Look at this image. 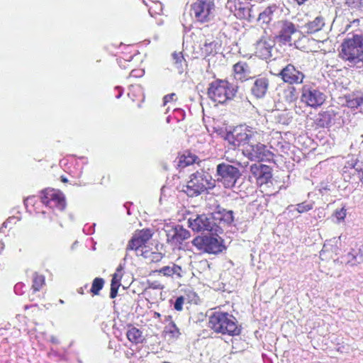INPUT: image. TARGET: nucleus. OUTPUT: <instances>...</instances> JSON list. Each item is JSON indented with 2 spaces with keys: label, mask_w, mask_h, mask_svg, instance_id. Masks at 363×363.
Masks as SVG:
<instances>
[{
  "label": "nucleus",
  "mask_w": 363,
  "mask_h": 363,
  "mask_svg": "<svg viewBox=\"0 0 363 363\" xmlns=\"http://www.w3.org/2000/svg\"><path fill=\"white\" fill-rule=\"evenodd\" d=\"M50 340H51V342H53V343H55V344L59 343V341H58L57 338L54 337V336H52L50 337Z\"/></svg>",
  "instance_id": "47"
},
{
  "label": "nucleus",
  "mask_w": 363,
  "mask_h": 363,
  "mask_svg": "<svg viewBox=\"0 0 363 363\" xmlns=\"http://www.w3.org/2000/svg\"><path fill=\"white\" fill-rule=\"evenodd\" d=\"M346 4L352 8H359L363 6V0H346Z\"/></svg>",
  "instance_id": "42"
},
{
  "label": "nucleus",
  "mask_w": 363,
  "mask_h": 363,
  "mask_svg": "<svg viewBox=\"0 0 363 363\" xmlns=\"http://www.w3.org/2000/svg\"><path fill=\"white\" fill-rule=\"evenodd\" d=\"M172 61L174 69L179 74H182L184 72V67L186 66V60H184L182 53L181 52L172 53Z\"/></svg>",
  "instance_id": "26"
},
{
  "label": "nucleus",
  "mask_w": 363,
  "mask_h": 363,
  "mask_svg": "<svg viewBox=\"0 0 363 363\" xmlns=\"http://www.w3.org/2000/svg\"><path fill=\"white\" fill-rule=\"evenodd\" d=\"M189 226L196 232L208 231L212 234H218L221 228L215 221L213 213L198 215L195 218H190L188 220Z\"/></svg>",
  "instance_id": "7"
},
{
  "label": "nucleus",
  "mask_w": 363,
  "mask_h": 363,
  "mask_svg": "<svg viewBox=\"0 0 363 363\" xmlns=\"http://www.w3.org/2000/svg\"><path fill=\"white\" fill-rule=\"evenodd\" d=\"M143 3H144L145 5H147V4H146V2H145V0H143Z\"/></svg>",
  "instance_id": "51"
},
{
  "label": "nucleus",
  "mask_w": 363,
  "mask_h": 363,
  "mask_svg": "<svg viewBox=\"0 0 363 363\" xmlns=\"http://www.w3.org/2000/svg\"><path fill=\"white\" fill-rule=\"evenodd\" d=\"M45 284V277L37 273L33 274V289L35 291H39Z\"/></svg>",
  "instance_id": "31"
},
{
  "label": "nucleus",
  "mask_w": 363,
  "mask_h": 363,
  "mask_svg": "<svg viewBox=\"0 0 363 363\" xmlns=\"http://www.w3.org/2000/svg\"><path fill=\"white\" fill-rule=\"evenodd\" d=\"M41 201L50 208L62 211L66 206L62 194L55 189H45L42 191Z\"/></svg>",
  "instance_id": "14"
},
{
  "label": "nucleus",
  "mask_w": 363,
  "mask_h": 363,
  "mask_svg": "<svg viewBox=\"0 0 363 363\" xmlns=\"http://www.w3.org/2000/svg\"><path fill=\"white\" fill-rule=\"evenodd\" d=\"M215 221L220 224L223 222L226 224H230L234 220L233 211H228L226 209L219 210L213 213Z\"/></svg>",
  "instance_id": "22"
},
{
  "label": "nucleus",
  "mask_w": 363,
  "mask_h": 363,
  "mask_svg": "<svg viewBox=\"0 0 363 363\" xmlns=\"http://www.w3.org/2000/svg\"><path fill=\"white\" fill-rule=\"evenodd\" d=\"M148 287L153 289H162L164 286L159 281H154L148 282Z\"/></svg>",
  "instance_id": "43"
},
{
  "label": "nucleus",
  "mask_w": 363,
  "mask_h": 363,
  "mask_svg": "<svg viewBox=\"0 0 363 363\" xmlns=\"http://www.w3.org/2000/svg\"><path fill=\"white\" fill-rule=\"evenodd\" d=\"M146 255H147V258H150V259L152 262H155L160 261L163 257L162 253L156 252H149L147 251Z\"/></svg>",
  "instance_id": "40"
},
{
  "label": "nucleus",
  "mask_w": 363,
  "mask_h": 363,
  "mask_svg": "<svg viewBox=\"0 0 363 363\" xmlns=\"http://www.w3.org/2000/svg\"><path fill=\"white\" fill-rule=\"evenodd\" d=\"M191 236L190 232L181 225L172 228L167 232V240L174 245H178Z\"/></svg>",
  "instance_id": "16"
},
{
  "label": "nucleus",
  "mask_w": 363,
  "mask_h": 363,
  "mask_svg": "<svg viewBox=\"0 0 363 363\" xmlns=\"http://www.w3.org/2000/svg\"><path fill=\"white\" fill-rule=\"evenodd\" d=\"M298 5H303L305 4L308 0H294Z\"/></svg>",
  "instance_id": "46"
},
{
  "label": "nucleus",
  "mask_w": 363,
  "mask_h": 363,
  "mask_svg": "<svg viewBox=\"0 0 363 363\" xmlns=\"http://www.w3.org/2000/svg\"><path fill=\"white\" fill-rule=\"evenodd\" d=\"M166 329L174 337H178L180 334L179 328L173 321L169 323V325L166 326Z\"/></svg>",
  "instance_id": "38"
},
{
  "label": "nucleus",
  "mask_w": 363,
  "mask_h": 363,
  "mask_svg": "<svg viewBox=\"0 0 363 363\" xmlns=\"http://www.w3.org/2000/svg\"><path fill=\"white\" fill-rule=\"evenodd\" d=\"M208 324L209 327L218 333L234 336L240 333L235 318L225 312H214L210 316Z\"/></svg>",
  "instance_id": "2"
},
{
  "label": "nucleus",
  "mask_w": 363,
  "mask_h": 363,
  "mask_svg": "<svg viewBox=\"0 0 363 363\" xmlns=\"http://www.w3.org/2000/svg\"><path fill=\"white\" fill-rule=\"evenodd\" d=\"M62 181L63 182H67V179H65V178H62Z\"/></svg>",
  "instance_id": "50"
},
{
  "label": "nucleus",
  "mask_w": 363,
  "mask_h": 363,
  "mask_svg": "<svg viewBox=\"0 0 363 363\" xmlns=\"http://www.w3.org/2000/svg\"><path fill=\"white\" fill-rule=\"evenodd\" d=\"M363 103V97L359 96H350L347 100V106L350 108H354L361 106Z\"/></svg>",
  "instance_id": "33"
},
{
  "label": "nucleus",
  "mask_w": 363,
  "mask_h": 363,
  "mask_svg": "<svg viewBox=\"0 0 363 363\" xmlns=\"http://www.w3.org/2000/svg\"><path fill=\"white\" fill-rule=\"evenodd\" d=\"M152 234L149 229H143L136 232L127 245V250H135L137 255L147 257L146 243L152 238Z\"/></svg>",
  "instance_id": "13"
},
{
  "label": "nucleus",
  "mask_w": 363,
  "mask_h": 363,
  "mask_svg": "<svg viewBox=\"0 0 363 363\" xmlns=\"http://www.w3.org/2000/svg\"><path fill=\"white\" fill-rule=\"evenodd\" d=\"M278 7L275 4H272L267 7L262 13H259V19L262 21L263 23H268L272 20V16Z\"/></svg>",
  "instance_id": "27"
},
{
  "label": "nucleus",
  "mask_w": 363,
  "mask_h": 363,
  "mask_svg": "<svg viewBox=\"0 0 363 363\" xmlns=\"http://www.w3.org/2000/svg\"><path fill=\"white\" fill-rule=\"evenodd\" d=\"M215 4L211 0H197L191 6V16L197 21H210L213 16Z\"/></svg>",
  "instance_id": "8"
},
{
  "label": "nucleus",
  "mask_w": 363,
  "mask_h": 363,
  "mask_svg": "<svg viewBox=\"0 0 363 363\" xmlns=\"http://www.w3.org/2000/svg\"><path fill=\"white\" fill-rule=\"evenodd\" d=\"M325 25V18L321 16H318L313 21H308L301 28L307 34L317 33L323 29Z\"/></svg>",
  "instance_id": "18"
},
{
  "label": "nucleus",
  "mask_w": 363,
  "mask_h": 363,
  "mask_svg": "<svg viewBox=\"0 0 363 363\" xmlns=\"http://www.w3.org/2000/svg\"><path fill=\"white\" fill-rule=\"evenodd\" d=\"M175 99H176V94L174 93L166 95L163 99L164 106H165L167 103H169L170 101H174Z\"/></svg>",
  "instance_id": "45"
},
{
  "label": "nucleus",
  "mask_w": 363,
  "mask_h": 363,
  "mask_svg": "<svg viewBox=\"0 0 363 363\" xmlns=\"http://www.w3.org/2000/svg\"><path fill=\"white\" fill-rule=\"evenodd\" d=\"M360 23V20L359 18L354 19L352 21H351L349 24L346 26L345 30L348 31L350 28H357L359 27Z\"/></svg>",
  "instance_id": "44"
},
{
  "label": "nucleus",
  "mask_w": 363,
  "mask_h": 363,
  "mask_svg": "<svg viewBox=\"0 0 363 363\" xmlns=\"http://www.w3.org/2000/svg\"><path fill=\"white\" fill-rule=\"evenodd\" d=\"M351 166V169L354 172H357L359 173V177L361 178L362 183L363 184V165L358 162L350 164Z\"/></svg>",
  "instance_id": "37"
},
{
  "label": "nucleus",
  "mask_w": 363,
  "mask_h": 363,
  "mask_svg": "<svg viewBox=\"0 0 363 363\" xmlns=\"http://www.w3.org/2000/svg\"><path fill=\"white\" fill-rule=\"evenodd\" d=\"M269 82L265 77H258L255 78L251 88V92L257 99L263 98L269 88Z\"/></svg>",
  "instance_id": "17"
},
{
  "label": "nucleus",
  "mask_w": 363,
  "mask_h": 363,
  "mask_svg": "<svg viewBox=\"0 0 363 363\" xmlns=\"http://www.w3.org/2000/svg\"><path fill=\"white\" fill-rule=\"evenodd\" d=\"M165 321H169V323H170L171 321H172V316H170V315L166 316V317H165Z\"/></svg>",
  "instance_id": "49"
},
{
  "label": "nucleus",
  "mask_w": 363,
  "mask_h": 363,
  "mask_svg": "<svg viewBox=\"0 0 363 363\" xmlns=\"http://www.w3.org/2000/svg\"><path fill=\"white\" fill-rule=\"evenodd\" d=\"M285 98L288 101H294L296 99V89L290 86L284 91Z\"/></svg>",
  "instance_id": "36"
},
{
  "label": "nucleus",
  "mask_w": 363,
  "mask_h": 363,
  "mask_svg": "<svg viewBox=\"0 0 363 363\" xmlns=\"http://www.w3.org/2000/svg\"><path fill=\"white\" fill-rule=\"evenodd\" d=\"M104 284V281L102 278H95L91 285V292L94 295H98Z\"/></svg>",
  "instance_id": "32"
},
{
  "label": "nucleus",
  "mask_w": 363,
  "mask_h": 363,
  "mask_svg": "<svg viewBox=\"0 0 363 363\" xmlns=\"http://www.w3.org/2000/svg\"><path fill=\"white\" fill-rule=\"evenodd\" d=\"M346 215L347 210L345 207H342L340 209H337L334 213V216L338 222L343 221L346 217Z\"/></svg>",
  "instance_id": "39"
},
{
  "label": "nucleus",
  "mask_w": 363,
  "mask_h": 363,
  "mask_svg": "<svg viewBox=\"0 0 363 363\" xmlns=\"http://www.w3.org/2000/svg\"><path fill=\"white\" fill-rule=\"evenodd\" d=\"M217 180L225 188H232L240 177V170L230 164L221 163L217 166Z\"/></svg>",
  "instance_id": "12"
},
{
  "label": "nucleus",
  "mask_w": 363,
  "mask_h": 363,
  "mask_svg": "<svg viewBox=\"0 0 363 363\" xmlns=\"http://www.w3.org/2000/svg\"><path fill=\"white\" fill-rule=\"evenodd\" d=\"M345 262L351 265L354 266L363 262V254L360 250H352L345 256Z\"/></svg>",
  "instance_id": "23"
},
{
  "label": "nucleus",
  "mask_w": 363,
  "mask_h": 363,
  "mask_svg": "<svg viewBox=\"0 0 363 363\" xmlns=\"http://www.w3.org/2000/svg\"><path fill=\"white\" fill-rule=\"evenodd\" d=\"M313 207V204L311 202H303L296 205V210L299 213H303L311 210Z\"/></svg>",
  "instance_id": "35"
},
{
  "label": "nucleus",
  "mask_w": 363,
  "mask_h": 363,
  "mask_svg": "<svg viewBox=\"0 0 363 363\" xmlns=\"http://www.w3.org/2000/svg\"><path fill=\"white\" fill-rule=\"evenodd\" d=\"M117 89L119 90L118 94L116 96V98H120L123 94L122 89L121 87H116Z\"/></svg>",
  "instance_id": "48"
},
{
  "label": "nucleus",
  "mask_w": 363,
  "mask_h": 363,
  "mask_svg": "<svg viewBox=\"0 0 363 363\" xmlns=\"http://www.w3.org/2000/svg\"><path fill=\"white\" fill-rule=\"evenodd\" d=\"M279 32L277 38L284 44L292 45L297 39H300L301 32L296 25L289 20H282L278 22Z\"/></svg>",
  "instance_id": "11"
},
{
  "label": "nucleus",
  "mask_w": 363,
  "mask_h": 363,
  "mask_svg": "<svg viewBox=\"0 0 363 363\" xmlns=\"http://www.w3.org/2000/svg\"><path fill=\"white\" fill-rule=\"evenodd\" d=\"M196 156L191 154L190 152L184 154L179 158V166L181 167H185L186 166L191 165L196 162Z\"/></svg>",
  "instance_id": "30"
},
{
  "label": "nucleus",
  "mask_w": 363,
  "mask_h": 363,
  "mask_svg": "<svg viewBox=\"0 0 363 363\" xmlns=\"http://www.w3.org/2000/svg\"><path fill=\"white\" fill-rule=\"evenodd\" d=\"M122 277L121 269L118 268L116 272L113 274L111 284V292L110 297L111 298H115L118 294V289L121 286V279Z\"/></svg>",
  "instance_id": "25"
},
{
  "label": "nucleus",
  "mask_w": 363,
  "mask_h": 363,
  "mask_svg": "<svg viewBox=\"0 0 363 363\" xmlns=\"http://www.w3.org/2000/svg\"><path fill=\"white\" fill-rule=\"evenodd\" d=\"M192 244L199 250L209 254H217L222 252L223 248L220 238L213 234L210 236H197L192 240Z\"/></svg>",
  "instance_id": "9"
},
{
  "label": "nucleus",
  "mask_w": 363,
  "mask_h": 363,
  "mask_svg": "<svg viewBox=\"0 0 363 363\" xmlns=\"http://www.w3.org/2000/svg\"><path fill=\"white\" fill-rule=\"evenodd\" d=\"M272 45L265 39H260L255 45V52L262 59H268L271 56Z\"/></svg>",
  "instance_id": "19"
},
{
  "label": "nucleus",
  "mask_w": 363,
  "mask_h": 363,
  "mask_svg": "<svg viewBox=\"0 0 363 363\" xmlns=\"http://www.w3.org/2000/svg\"><path fill=\"white\" fill-rule=\"evenodd\" d=\"M339 57L350 67H359L363 62V35L349 33L341 43Z\"/></svg>",
  "instance_id": "1"
},
{
  "label": "nucleus",
  "mask_w": 363,
  "mask_h": 363,
  "mask_svg": "<svg viewBox=\"0 0 363 363\" xmlns=\"http://www.w3.org/2000/svg\"><path fill=\"white\" fill-rule=\"evenodd\" d=\"M158 272L164 276H172L174 274H177L178 277H181L182 268L181 267L173 264L172 266H165L161 268Z\"/></svg>",
  "instance_id": "28"
},
{
  "label": "nucleus",
  "mask_w": 363,
  "mask_h": 363,
  "mask_svg": "<svg viewBox=\"0 0 363 363\" xmlns=\"http://www.w3.org/2000/svg\"><path fill=\"white\" fill-rule=\"evenodd\" d=\"M184 303V298L183 296L177 297L174 302V309L178 311H181L183 308Z\"/></svg>",
  "instance_id": "41"
},
{
  "label": "nucleus",
  "mask_w": 363,
  "mask_h": 363,
  "mask_svg": "<svg viewBox=\"0 0 363 363\" xmlns=\"http://www.w3.org/2000/svg\"><path fill=\"white\" fill-rule=\"evenodd\" d=\"M235 92V87L225 80H216L210 84L208 89V97L220 104L232 99Z\"/></svg>",
  "instance_id": "4"
},
{
  "label": "nucleus",
  "mask_w": 363,
  "mask_h": 363,
  "mask_svg": "<svg viewBox=\"0 0 363 363\" xmlns=\"http://www.w3.org/2000/svg\"><path fill=\"white\" fill-rule=\"evenodd\" d=\"M211 177L204 172H196L192 174L186 185L183 186L182 191L189 196H196L208 189L213 186Z\"/></svg>",
  "instance_id": "3"
},
{
  "label": "nucleus",
  "mask_w": 363,
  "mask_h": 363,
  "mask_svg": "<svg viewBox=\"0 0 363 363\" xmlns=\"http://www.w3.org/2000/svg\"><path fill=\"white\" fill-rule=\"evenodd\" d=\"M326 96L314 84H304L301 89V100L308 106L317 108L325 101Z\"/></svg>",
  "instance_id": "10"
},
{
  "label": "nucleus",
  "mask_w": 363,
  "mask_h": 363,
  "mask_svg": "<svg viewBox=\"0 0 363 363\" xmlns=\"http://www.w3.org/2000/svg\"><path fill=\"white\" fill-rule=\"evenodd\" d=\"M257 182L259 185L262 192H266L267 194H272V192L267 189L272 184L270 168H269V171H265L261 177L257 179Z\"/></svg>",
  "instance_id": "21"
},
{
  "label": "nucleus",
  "mask_w": 363,
  "mask_h": 363,
  "mask_svg": "<svg viewBox=\"0 0 363 363\" xmlns=\"http://www.w3.org/2000/svg\"><path fill=\"white\" fill-rule=\"evenodd\" d=\"M234 77L237 80L244 81L250 77V69L245 62H238L233 66Z\"/></svg>",
  "instance_id": "20"
},
{
  "label": "nucleus",
  "mask_w": 363,
  "mask_h": 363,
  "mask_svg": "<svg viewBox=\"0 0 363 363\" xmlns=\"http://www.w3.org/2000/svg\"><path fill=\"white\" fill-rule=\"evenodd\" d=\"M283 81L289 84H301L305 77L303 72L298 70L293 65L289 64L279 73Z\"/></svg>",
  "instance_id": "15"
},
{
  "label": "nucleus",
  "mask_w": 363,
  "mask_h": 363,
  "mask_svg": "<svg viewBox=\"0 0 363 363\" xmlns=\"http://www.w3.org/2000/svg\"><path fill=\"white\" fill-rule=\"evenodd\" d=\"M126 337L130 342L135 345L143 342L144 340L142 331L133 326L128 328Z\"/></svg>",
  "instance_id": "24"
},
{
  "label": "nucleus",
  "mask_w": 363,
  "mask_h": 363,
  "mask_svg": "<svg viewBox=\"0 0 363 363\" xmlns=\"http://www.w3.org/2000/svg\"><path fill=\"white\" fill-rule=\"evenodd\" d=\"M264 132L260 130V135L257 138H253L242 148L243 155L251 161H263L268 160L271 156V152L267 146L262 143Z\"/></svg>",
  "instance_id": "6"
},
{
  "label": "nucleus",
  "mask_w": 363,
  "mask_h": 363,
  "mask_svg": "<svg viewBox=\"0 0 363 363\" xmlns=\"http://www.w3.org/2000/svg\"><path fill=\"white\" fill-rule=\"evenodd\" d=\"M269 168L267 165L255 164L250 167V172L257 180L265 171H269Z\"/></svg>",
  "instance_id": "29"
},
{
  "label": "nucleus",
  "mask_w": 363,
  "mask_h": 363,
  "mask_svg": "<svg viewBox=\"0 0 363 363\" xmlns=\"http://www.w3.org/2000/svg\"><path fill=\"white\" fill-rule=\"evenodd\" d=\"M260 135V130L249 125H242L236 128L232 133H228L226 140L234 147L247 145L253 138H257Z\"/></svg>",
  "instance_id": "5"
},
{
  "label": "nucleus",
  "mask_w": 363,
  "mask_h": 363,
  "mask_svg": "<svg viewBox=\"0 0 363 363\" xmlns=\"http://www.w3.org/2000/svg\"><path fill=\"white\" fill-rule=\"evenodd\" d=\"M162 12V5L159 1H153L149 6V13L152 16L154 14H160Z\"/></svg>",
  "instance_id": "34"
}]
</instances>
